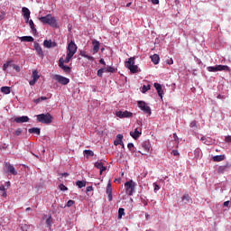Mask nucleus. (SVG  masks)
Here are the masks:
<instances>
[{
	"label": "nucleus",
	"mask_w": 231,
	"mask_h": 231,
	"mask_svg": "<svg viewBox=\"0 0 231 231\" xmlns=\"http://www.w3.org/2000/svg\"><path fill=\"white\" fill-rule=\"evenodd\" d=\"M40 21L43 24H49L52 28H57V19H55L51 14L40 17Z\"/></svg>",
	"instance_id": "nucleus-1"
},
{
	"label": "nucleus",
	"mask_w": 231,
	"mask_h": 231,
	"mask_svg": "<svg viewBox=\"0 0 231 231\" xmlns=\"http://www.w3.org/2000/svg\"><path fill=\"white\" fill-rule=\"evenodd\" d=\"M135 57H131L125 61V68H127L131 73H138L140 69H138V65H134Z\"/></svg>",
	"instance_id": "nucleus-2"
},
{
	"label": "nucleus",
	"mask_w": 231,
	"mask_h": 231,
	"mask_svg": "<svg viewBox=\"0 0 231 231\" xmlns=\"http://www.w3.org/2000/svg\"><path fill=\"white\" fill-rule=\"evenodd\" d=\"M37 120L38 122H41L42 124H51L53 117L50 113L47 114H40L37 115Z\"/></svg>",
	"instance_id": "nucleus-3"
},
{
	"label": "nucleus",
	"mask_w": 231,
	"mask_h": 231,
	"mask_svg": "<svg viewBox=\"0 0 231 231\" xmlns=\"http://www.w3.org/2000/svg\"><path fill=\"white\" fill-rule=\"evenodd\" d=\"M136 187V182H134L133 180H130L125 183V189L128 196H133L134 194V189Z\"/></svg>",
	"instance_id": "nucleus-4"
},
{
	"label": "nucleus",
	"mask_w": 231,
	"mask_h": 231,
	"mask_svg": "<svg viewBox=\"0 0 231 231\" xmlns=\"http://www.w3.org/2000/svg\"><path fill=\"white\" fill-rule=\"evenodd\" d=\"M137 106L138 107H140L141 111L144 113V115H148V116H151V106H147V103H145L144 101H138Z\"/></svg>",
	"instance_id": "nucleus-5"
},
{
	"label": "nucleus",
	"mask_w": 231,
	"mask_h": 231,
	"mask_svg": "<svg viewBox=\"0 0 231 231\" xmlns=\"http://www.w3.org/2000/svg\"><path fill=\"white\" fill-rule=\"evenodd\" d=\"M208 71L211 73H216V71H226L228 70V66L226 65H216V66H209L207 68Z\"/></svg>",
	"instance_id": "nucleus-6"
},
{
	"label": "nucleus",
	"mask_w": 231,
	"mask_h": 231,
	"mask_svg": "<svg viewBox=\"0 0 231 231\" xmlns=\"http://www.w3.org/2000/svg\"><path fill=\"white\" fill-rule=\"evenodd\" d=\"M77 50H79V47H77L75 42L70 41V42L67 46V54L73 57L75 53H77Z\"/></svg>",
	"instance_id": "nucleus-7"
},
{
	"label": "nucleus",
	"mask_w": 231,
	"mask_h": 231,
	"mask_svg": "<svg viewBox=\"0 0 231 231\" xmlns=\"http://www.w3.org/2000/svg\"><path fill=\"white\" fill-rule=\"evenodd\" d=\"M54 80H56V82H59V84H61V86H68V84L69 83V79L59 74L54 75Z\"/></svg>",
	"instance_id": "nucleus-8"
},
{
	"label": "nucleus",
	"mask_w": 231,
	"mask_h": 231,
	"mask_svg": "<svg viewBox=\"0 0 231 231\" xmlns=\"http://www.w3.org/2000/svg\"><path fill=\"white\" fill-rule=\"evenodd\" d=\"M116 116H118V118H133V113L127 110L125 111L119 110L116 113Z\"/></svg>",
	"instance_id": "nucleus-9"
},
{
	"label": "nucleus",
	"mask_w": 231,
	"mask_h": 231,
	"mask_svg": "<svg viewBox=\"0 0 231 231\" xmlns=\"http://www.w3.org/2000/svg\"><path fill=\"white\" fill-rule=\"evenodd\" d=\"M5 167L9 174L17 176V171L15 170V167H14V165H12L10 162H5Z\"/></svg>",
	"instance_id": "nucleus-10"
},
{
	"label": "nucleus",
	"mask_w": 231,
	"mask_h": 231,
	"mask_svg": "<svg viewBox=\"0 0 231 231\" xmlns=\"http://www.w3.org/2000/svg\"><path fill=\"white\" fill-rule=\"evenodd\" d=\"M59 67L63 69L65 73H71V67L64 65V59L60 58L59 60Z\"/></svg>",
	"instance_id": "nucleus-11"
},
{
	"label": "nucleus",
	"mask_w": 231,
	"mask_h": 231,
	"mask_svg": "<svg viewBox=\"0 0 231 231\" xmlns=\"http://www.w3.org/2000/svg\"><path fill=\"white\" fill-rule=\"evenodd\" d=\"M34 50L37 55L41 57V59H44V51H42V47H41L37 42H34Z\"/></svg>",
	"instance_id": "nucleus-12"
},
{
	"label": "nucleus",
	"mask_w": 231,
	"mask_h": 231,
	"mask_svg": "<svg viewBox=\"0 0 231 231\" xmlns=\"http://www.w3.org/2000/svg\"><path fill=\"white\" fill-rule=\"evenodd\" d=\"M92 50H91V53H93V55H96V53L97 51H100V42L97 41V40H93L92 41Z\"/></svg>",
	"instance_id": "nucleus-13"
},
{
	"label": "nucleus",
	"mask_w": 231,
	"mask_h": 231,
	"mask_svg": "<svg viewBox=\"0 0 231 231\" xmlns=\"http://www.w3.org/2000/svg\"><path fill=\"white\" fill-rule=\"evenodd\" d=\"M14 122H16V124H24L26 122H30V117L27 116H16L14 117Z\"/></svg>",
	"instance_id": "nucleus-14"
},
{
	"label": "nucleus",
	"mask_w": 231,
	"mask_h": 231,
	"mask_svg": "<svg viewBox=\"0 0 231 231\" xmlns=\"http://www.w3.org/2000/svg\"><path fill=\"white\" fill-rule=\"evenodd\" d=\"M130 136H132L134 140H138L139 136H142V128H135L134 132H130Z\"/></svg>",
	"instance_id": "nucleus-15"
},
{
	"label": "nucleus",
	"mask_w": 231,
	"mask_h": 231,
	"mask_svg": "<svg viewBox=\"0 0 231 231\" xmlns=\"http://www.w3.org/2000/svg\"><path fill=\"white\" fill-rule=\"evenodd\" d=\"M106 194L108 196V201H113V186L111 182H108L106 186Z\"/></svg>",
	"instance_id": "nucleus-16"
},
{
	"label": "nucleus",
	"mask_w": 231,
	"mask_h": 231,
	"mask_svg": "<svg viewBox=\"0 0 231 231\" xmlns=\"http://www.w3.org/2000/svg\"><path fill=\"white\" fill-rule=\"evenodd\" d=\"M198 138L200 140V142L204 143L205 145H212V139L210 137L200 135V137L198 136Z\"/></svg>",
	"instance_id": "nucleus-17"
},
{
	"label": "nucleus",
	"mask_w": 231,
	"mask_h": 231,
	"mask_svg": "<svg viewBox=\"0 0 231 231\" xmlns=\"http://www.w3.org/2000/svg\"><path fill=\"white\" fill-rule=\"evenodd\" d=\"M153 86H154L160 98H163V88H162V84L154 83Z\"/></svg>",
	"instance_id": "nucleus-18"
},
{
	"label": "nucleus",
	"mask_w": 231,
	"mask_h": 231,
	"mask_svg": "<svg viewBox=\"0 0 231 231\" xmlns=\"http://www.w3.org/2000/svg\"><path fill=\"white\" fill-rule=\"evenodd\" d=\"M230 169V163H226V165L219 166L217 168L218 174H225Z\"/></svg>",
	"instance_id": "nucleus-19"
},
{
	"label": "nucleus",
	"mask_w": 231,
	"mask_h": 231,
	"mask_svg": "<svg viewBox=\"0 0 231 231\" xmlns=\"http://www.w3.org/2000/svg\"><path fill=\"white\" fill-rule=\"evenodd\" d=\"M43 46L45 48H57V42H51V40H45L43 42Z\"/></svg>",
	"instance_id": "nucleus-20"
},
{
	"label": "nucleus",
	"mask_w": 231,
	"mask_h": 231,
	"mask_svg": "<svg viewBox=\"0 0 231 231\" xmlns=\"http://www.w3.org/2000/svg\"><path fill=\"white\" fill-rule=\"evenodd\" d=\"M95 167L96 169H99L100 171V174H102V172H104V171H106V167L104 166V162L101 161H97V162H95Z\"/></svg>",
	"instance_id": "nucleus-21"
},
{
	"label": "nucleus",
	"mask_w": 231,
	"mask_h": 231,
	"mask_svg": "<svg viewBox=\"0 0 231 231\" xmlns=\"http://www.w3.org/2000/svg\"><path fill=\"white\" fill-rule=\"evenodd\" d=\"M124 140V135L122 134H117L116 135V140L114 142L115 145H123V141Z\"/></svg>",
	"instance_id": "nucleus-22"
},
{
	"label": "nucleus",
	"mask_w": 231,
	"mask_h": 231,
	"mask_svg": "<svg viewBox=\"0 0 231 231\" xmlns=\"http://www.w3.org/2000/svg\"><path fill=\"white\" fill-rule=\"evenodd\" d=\"M22 42H33L34 39L32 36H22L20 37Z\"/></svg>",
	"instance_id": "nucleus-23"
},
{
	"label": "nucleus",
	"mask_w": 231,
	"mask_h": 231,
	"mask_svg": "<svg viewBox=\"0 0 231 231\" xmlns=\"http://www.w3.org/2000/svg\"><path fill=\"white\" fill-rule=\"evenodd\" d=\"M28 131L31 134H37V136L41 134V128L32 127V128H30Z\"/></svg>",
	"instance_id": "nucleus-24"
},
{
	"label": "nucleus",
	"mask_w": 231,
	"mask_h": 231,
	"mask_svg": "<svg viewBox=\"0 0 231 231\" xmlns=\"http://www.w3.org/2000/svg\"><path fill=\"white\" fill-rule=\"evenodd\" d=\"M151 60L154 64H160V55L158 54H153L151 56Z\"/></svg>",
	"instance_id": "nucleus-25"
},
{
	"label": "nucleus",
	"mask_w": 231,
	"mask_h": 231,
	"mask_svg": "<svg viewBox=\"0 0 231 231\" xmlns=\"http://www.w3.org/2000/svg\"><path fill=\"white\" fill-rule=\"evenodd\" d=\"M27 24H29L33 35H35V33H37V29L35 28V23H33V20H30Z\"/></svg>",
	"instance_id": "nucleus-26"
},
{
	"label": "nucleus",
	"mask_w": 231,
	"mask_h": 231,
	"mask_svg": "<svg viewBox=\"0 0 231 231\" xmlns=\"http://www.w3.org/2000/svg\"><path fill=\"white\" fill-rule=\"evenodd\" d=\"M182 201L187 205L189 203H192V199L189 196V194H184L182 196Z\"/></svg>",
	"instance_id": "nucleus-27"
},
{
	"label": "nucleus",
	"mask_w": 231,
	"mask_h": 231,
	"mask_svg": "<svg viewBox=\"0 0 231 231\" xmlns=\"http://www.w3.org/2000/svg\"><path fill=\"white\" fill-rule=\"evenodd\" d=\"M22 12H23V18L24 17H30V14H32L30 12V9H28L27 7H23Z\"/></svg>",
	"instance_id": "nucleus-28"
},
{
	"label": "nucleus",
	"mask_w": 231,
	"mask_h": 231,
	"mask_svg": "<svg viewBox=\"0 0 231 231\" xmlns=\"http://www.w3.org/2000/svg\"><path fill=\"white\" fill-rule=\"evenodd\" d=\"M226 158V156H225V155H216L213 157V161L223 162V161H225Z\"/></svg>",
	"instance_id": "nucleus-29"
},
{
	"label": "nucleus",
	"mask_w": 231,
	"mask_h": 231,
	"mask_svg": "<svg viewBox=\"0 0 231 231\" xmlns=\"http://www.w3.org/2000/svg\"><path fill=\"white\" fill-rule=\"evenodd\" d=\"M83 153L86 155V158H91V156H95V152L91 150H84Z\"/></svg>",
	"instance_id": "nucleus-30"
},
{
	"label": "nucleus",
	"mask_w": 231,
	"mask_h": 231,
	"mask_svg": "<svg viewBox=\"0 0 231 231\" xmlns=\"http://www.w3.org/2000/svg\"><path fill=\"white\" fill-rule=\"evenodd\" d=\"M127 147L129 151L132 152V154H134V152H136V147H134V144L133 143H129L127 144Z\"/></svg>",
	"instance_id": "nucleus-31"
},
{
	"label": "nucleus",
	"mask_w": 231,
	"mask_h": 231,
	"mask_svg": "<svg viewBox=\"0 0 231 231\" xmlns=\"http://www.w3.org/2000/svg\"><path fill=\"white\" fill-rule=\"evenodd\" d=\"M123 216H125V209L124 208H119L118 219H122Z\"/></svg>",
	"instance_id": "nucleus-32"
},
{
	"label": "nucleus",
	"mask_w": 231,
	"mask_h": 231,
	"mask_svg": "<svg viewBox=\"0 0 231 231\" xmlns=\"http://www.w3.org/2000/svg\"><path fill=\"white\" fill-rule=\"evenodd\" d=\"M12 62H14V61L8 60L7 62L4 63L3 70L6 71V69H8V68H10V66H14V65H12Z\"/></svg>",
	"instance_id": "nucleus-33"
},
{
	"label": "nucleus",
	"mask_w": 231,
	"mask_h": 231,
	"mask_svg": "<svg viewBox=\"0 0 231 231\" xmlns=\"http://www.w3.org/2000/svg\"><path fill=\"white\" fill-rule=\"evenodd\" d=\"M189 127L193 129V131H198V122H196V120L192 121L189 124Z\"/></svg>",
	"instance_id": "nucleus-34"
},
{
	"label": "nucleus",
	"mask_w": 231,
	"mask_h": 231,
	"mask_svg": "<svg viewBox=\"0 0 231 231\" xmlns=\"http://www.w3.org/2000/svg\"><path fill=\"white\" fill-rule=\"evenodd\" d=\"M1 92L5 95H10V87H2Z\"/></svg>",
	"instance_id": "nucleus-35"
},
{
	"label": "nucleus",
	"mask_w": 231,
	"mask_h": 231,
	"mask_svg": "<svg viewBox=\"0 0 231 231\" xmlns=\"http://www.w3.org/2000/svg\"><path fill=\"white\" fill-rule=\"evenodd\" d=\"M76 185L79 189H83V187H86V182L83 180H78L76 181Z\"/></svg>",
	"instance_id": "nucleus-36"
},
{
	"label": "nucleus",
	"mask_w": 231,
	"mask_h": 231,
	"mask_svg": "<svg viewBox=\"0 0 231 231\" xmlns=\"http://www.w3.org/2000/svg\"><path fill=\"white\" fill-rule=\"evenodd\" d=\"M32 79L38 81L39 79L41 78V76H39V72H37V70H33L32 71Z\"/></svg>",
	"instance_id": "nucleus-37"
},
{
	"label": "nucleus",
	"mask_w": 231,
	"mask_h": 231,
	"mask_svg": "<svg viewBox=\"0 0 231 231\" xmlns=\"http://www.w3.org/2000/svg\"><path fill=\"white\" fill-rule=\"evenodd\" d=\"M151 89V85H143L142 88V93H147Z\"/></svg>",
	"instance_id": "nucleus-38"
},
{
	"label": "nucleus",
	"mask_w": 231,
	"mask_h": 231,
	"mask_svg": "<svg viewBox=\"0 0 231 231\" xmlns=\"http://www.w3.org/2000/svg\"><path fill=\"white\" fill-rule=\"evenodd\" d=\"M71 59H73V56H71L70 54H67L65 60H63V64L65 62V64H69V60H71Z\"/></svg>",
	"instance_id": "nucleus-39"
},
{
	"label": "nucleus",
	"mask_w": 231,
	"mask_h": 231,
	"mask_svg": "<svg viewBox=\"0 0 231 231\" xmlns=\"http://www.w3.org/2000/svg\"><path fill=\"white\" fill-rule=\"evenodd\" d=\"M73 205H75V200H69L67 202V204L65 205L64 208H66V207H68L69 208V207H73Z\"/></svg>",
	"instance_id": "nucleus-40"
},
{
	"label": "nucleus",
	"mask_w": 231,
	"mask_h": 231,
	"mask_svg": "<svg viewBox=\"0 0 231 231\" xmlns=\"http://www.w3.org/2000/svg\"><path fill=\"white\" fill-rule=\"evenodd\" d=\"M105 71H106L107 73H115L116 69L114 67H107L106 69H105Z\"/></svg>",
	"instance_id": "nucleus-41"
},
{
	"label": "nucleus",
	"mask_w": 231,
	"mask_h": 231,
	"mask_svg": "<svg viewBox=\"0 0 231 231\" xmlns=\"http://www.w3.org/2000/svg\"><path fill=\"white\" fill-rule=\"evenodd\" d=\"M29 228H30V226H28L26 224H22L21 225V230L22 231H28Z\"/></svg>",
	"instance_id": "nucleus-42"
},
{
	"label": "nucleus",
	"mask_w": 231,
	"mask_h": 231,
	"mask_svg": "<svg viewBox=\"0 0 231 231\" xmlns=\"http://www.w3.org/2000/svg\"><path fill=\"white\" fill-rule=\"evenodd\" d=\"M51 216H50L47 219H46V225L48 226V228H50L51 226Z\"/></svg>",
	"instance_id": "nucleus-43"
},
{
	"label": "nucleus",
	"mask_w": 231,
	"mask_h": 231,
	"mask_svg": "<svg viewBox=\"0 0 231 231\" xmlns=\"http://www.w3.org/2000/svg\"><path fill=\"white\" fill-rule=\"evenodd\" d=\"M104 71H106V69H99L97 70V77L102 78L104 76Z\"/></svg>",
	"instance_id": "nucleus-44"
},
{
	"label": "nucleus",
	"mask_w": 231,
	"mask_h": 231,
	"mask_svg": "<svg viewBox=\"0 0 231 231\" xmlns=\"http://www.w3.org/2000/svg\"><path fill=\"white\" fill-rule=\"evenodd\" d=\"M194 154L195 156H197L198 158H199V156H201V150L200 149H196L194 151Z\"/></svg>",
	"instance_id": "nucleus-45"
},
{
	"label": "nucleus",
	"mask_w": 231,
	"mask_h": 231,
	"mask_svg": "<svg viewBox=\"0 0 231 231\" xmlns=\"http://www.w3.org/2000/svg\"><path fill=\"white\" fill-rule=\"evenodd\" d=\"M166 64H169V66L174 64V60H172V58H168L166 60Z\"/></svg>",
	"instance_id": "nucleus-46"
},
{
	"label": "nucleus",
	"mask_w": 231,
	"mask_h": 231,
	"mask_svg": "<svg viewBox=\"0 0 231 231\" xmlns=\"http://www.w3.org/2000/svg\"><path fill=\"white\" fill-rule=\"evenodd\" d=\"M60 190H62V191H66L68 190V187H66V185L64 184H60Z\"/></svg>",
	"instance_id": "nucleus-47"
},
{
	"label": "nucleus",
	"mask_w": 231,
	"mask_h": 231,
	"mask_svg": "<svg viewBox=\"0 0 231 231\" xmlns=\"http://www.w3.org/2000/svg\"><path fill=\"white\" fill-rule=\"evenodd\" d=\"M23 133V129H21V128H18V129H16V131H15V135L16 136H21V134Z\"/></svg>",
	"instance_id": "nucleus-48"
},
{
	"label": "nucleus",
	"mask_w": 231,
	"mask_h": 231,
	"mask_svg": "<svg viewBox=\"0 0 231 231\" xmlns=\"http://www.w3.org/2000/svg\"><path fill=\"white\" fill-rule=\"evenodd\" d=\"M13 68H14V69H15V71H17V72L21 71V67H19V65L13 64Z\"/></svg>",
	"instance_id": "nucleus-49"
},
{
	"label": "nucleus",
	"mask_w": 231,
	"mask_h": 231,
	"mask_svg": "<svg viewBox=\"0 0 231 231\" xmlns=\"http://www.w3.org/2000/svg\"><path fill=\"white\" fill-rule=\"evenodd\" d=\"M153 187H154V192H158V190H160V185H158L157 183H153Z\"/></svg>",
	"instance_id": "nucleus-50"
},
{
	"label": "nucleus",
	"mask_w": 231,
	"mask_h": 231,
	"mask_svg": "<svg viewBox=\"0 0 231 231\" xmlns=\"http://www.w3.org/2000/svg\"><path fill=\"white\" fill-rule=\"evenodd\" d=\"M225 142H226L227 143H231V135H227L225 137Z\"/></svg>",
	"instance_id": "nucleus-51"
},
{
	"label": "nucleus",
	"mask_w": 231,
	"mask_h": 231,
	"mask_svg": "<svg viewBox=\"0 0 231 231\" xmlns=\"http://www.w3.org/2000/svg\"><path fill=\"white\" fill-rule=\"evenodd\" d=\"M171 154H172L173 156H180V152H178L177 150H172V151H171Z\"/></svg>",
	"instance_id": "nucleus-52"
},
{
	"label": "nucleus",
	"mask_w": 231,
	"mask_h": 231,
	"mask_svg": "<svg viewBox=\"0 0 231 231\" xmlns=\"http://www.w3.org/2000/svg\"><path fill=\"white\" fill-rule=\"evenodd\" d=\"M36 83H37V79H32V80L29 81L30 86H35Z\"/></svg>",
	"instance_id": "nucleus-53"
},
{
	"label": "nucleus",
	"mask_w": 231,
	"mask_h": 231,
	"mask_svg": "<svg viewBox=\"0 0 231 231\" xmlns=\"http://www.w3.org/2000/svg\"><path fill=\"white\" fill-rule=\"evenodd\" d=\"M80 55H81V57H84V59H86L88 57V54L84 51L80 52Z\"/></svg>",
	"instance_id": "nucleus-54"
},
{
	"label": "nucleus",
	"mask_w": 231,
	"mask_h": 231,
	"mask_svg": "<svg viewBox=\"0 0 231 231\" xmlns=\"http://www.w3.org/2000/svg\"><path fill=\"white\" fill-rule=\"evenodd\" d=\"M33 102L34 104H41V97L34 99Z\"/></svg>",
	"instance_id": "nucleus-55"
},
{
	"label": "nucleus",
	"mask_w": 231,
	"mask_h": 231,
	"mask_svg": "<svg viewBox=\"0 0 231 231\" xmlns=\"http://www.w3.org/2000/svg\"><path fill=\"white\" fill-rule=\"evenodd\" d=\"M86 59H88V60H95V58L89 55H87Z\"/></svg>",
	"instance_id": "nucleus-56"
},
{
	"label": "nucleus",
	"mask_w": 231,
	"mask_h": 231,
	"mask_svg": "<svg viewBox=\"0 0 231 231\" xmlns=\"http://www.w3.org/2000/svg\"><path fill=\"white\" fill-rule=\"evenodd\" d=\"M91 190H93V186H88L87 192H91Z\"/></svg>",
	"instance_id": "nucleus-57"
},
{
	"label": "nucleus",
	"mask_w": 231,
	"mask_h": 231,
	"mask_svg": "<svg viewBox=\"0 0 231 231\" xmlns=\"http://www.w3.org/2000/svg\"><path fill=\"white\" fill-rule=\"evenodd\" d=\"M152 5H160V0H152Z\"/></svg>",
	"instance_id": "nucleus-58"
},
{
	"label": "nucleus",
	"mask_w": 231,
	"mask_h": 231,
	"mask_svg": "<svg viewBox=\"0 0 231 231\" xmlns=\"http://www.w3.org/2000/svg\"><path fill=\"white\" fill-rule=\"evenodd\" d=\"M5 190H6V189L5 188L4 185H1V186H0V191H1V192H5Z\"/></svg>",
	"instance_id": "nucleus-59"
},
{
	"label": "nucleus",
	"mask_w": 231,
	"mask_h": 231,
	"mask_svg": "<svg viewBox=\"0 0 231 231\" xmlns=\"http://www.w3.org/2000/svg\"><path fill=\"white\" fill-rule=\"evenodd\" d=\"M99 62L103 65L106 66V60H104V59H100Z\"/></svg>",
	"instance_id": "nucleus-60"
},
{
	"label": "nucleus",
	"mask_w": 231,
	"mask_h": 231,
	"mask_svg": "<svg viewBox=\"0 0 231 231\" xmlns=\"http://www.w3.org/2000/svg\"><path fill=\"white\" fill-rule=\"evenodd\" d=\"M61 176H62L63 178H68V176H69V173L64 172V173L61 174Z\"/></svg>",
	"instance_id": "nucleus-61"
},
{
	"label": "nucleus",
	"mask_w": 231,
	"mask_h": 231,
	"mask_svg": "<svg viewBox=\"0 0 231 231\" xmlns=\"http://www.w3.org/2000/svg\"><path fill=\"white\" fill-rule=\"evenodd\" d=\"M230 205V201H225L224 202V207H228Z\"/></svg>",
	"instance_id": "nucleus-62"
},
{
	"label": "nucleus",
	"mask_w": 231,
	"mask_h": 231,
	"mask_svg": "<svg viewBox=\"0 0 231 231\" xmlns=\"http://www.w3.org/2000/svg\"><path fill=\"white\" fill-rule=\"evenodd\" d=\"M41 102H43V100H48V97H40Z\"/></svg>",
	"instance_id": "nucleus-63"
},
{
	"label": "nucleus",
	"mask_w": 231,
	"mask_h": 231,
	"mask_svg": "<svg viewBox=\"0 0 231 231\" xmlns=\"http://www.w3.org/2000/svg\"><path fill=\"white\" fill-rule=\"evenodd\" d=\"M23 19L27 24H28V23H30V17H24Z\"/></svg>",
	"instance_id": "nucleus-64"
}]
</instances>
